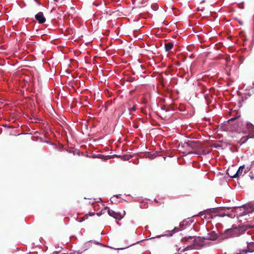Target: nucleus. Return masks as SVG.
<instances>
[{
  "mask_svg": "<svg viewBox=\"0 0 254 254\" xmlns=\"http://www.w3.org/2000/svg\"><path fill=\"white\" fill-rule=\"evenodd\" d=\"M228 208L225 207H220L218 208H214L213 210L207 209L204 212H201L200 213V215L202 216L203 214H210L211 213H215L217 215H219L222 216H225V213H221V211H225L226 209H228Z\"/></svg>",
  "mask_w": 254,
  "mask_h": 254,
  "instance_id": "f257e3e1",
  "label": "nucleus"
},
{
  "mask_svg": "<svg viewBox=\"0 0 254 254\" xmlns=\"http://www.w3.org/2000/svg\"><path fill=\"white\" fill-rule=\"evenodd\" d=\"M108 209V214L118 220H121L124 216L125 214V211H124V214H122L120 212H116L114 210L110 209L109 208H107Z\"/></svg>",
  "mask_w": 254,
  "mask_h": 254,
  "instance_id": "f03ea898",
  "label": "nucleus"
},
{
  "mask_svg": "<svg viewBox=\"0 0 254 254\" xmlns=\"http://www.w3.org/2000/svg\"><path fill=\"white\" fill-rule=\"evenodd\" d=\"M184 147L186 148L189 147L194 150L197 149L199 146L197 141L189 140L184 143Z\"/></svg>",
  "mask_w": 254,
  "mask_h": 254,
  "instance_id": "7ed1b4c3",
  "label": "nucleus"
},
{
  "mask_svg": "<svg viewBox=\"0 0 254 254\" xmlns=\"http://www.w3.org/2000/svg\"><path fill=\"white\" fill-rule=\"evenodd\" d=\"M36 19L38 21L40 24L43 23L46 21V18L44 17L42 12H39L35 16Z\"/></svg>",
  "mask_w": 254,
  "mask_h": 254,
  "instance_id": "20e7f679",
  "label": "nucleus"
},
{
  "mask_svg": "<svg viewBox=\"0 0 254 254\" xmlns=\"http://www.w3.org/2000/svg\"><path fill=\"white\" fill-rule=\"evenodd\" d=\"M245 168V166H241L239 167L238 170L236 172L235 175H236L237 178H238L241 176H243L246 174V171H244V169Z\"/></svg>",
  "mask_w": 254,
  "mask_h": 254,
  "instance_id": "39448f33",
  "label": "nucleus"
},
{
  "mask_svg": "<svg viewBox=\"0 0 254 254\" xmlns=\"http://www.w3.org/2000/svg\"><path fill=\"white\" fill-rule=\"evenodd\" d=\"M204 239L206 240H215L216 239V235L214 231H212L206 236Z\"/></svg>",
  "mask_w": 254,
  "mask_h": 254,
  "instance_id": "423d86ee",
  "label": "nucleus"
},
{
  "mask_svg": "<svg viewBox=\"0 0 254 254\" xmlns=\"http://www.w3.org/2000/svg\"><path fill=\"white\" fill-rule=\"evenodd\" d=\"M173 44L171 42H168L165 44V51L168 52L172 49L173 47Z\"/></svg>",
  "mask_w": 254,
  "mask_h": 254,
  "instance_id": "0eeeda50",
  "label": "nucleus"
},
{
  "mask_svg": "<svg viewBox=\"0 0 254 254\" xmlns=\"http://www.w3.org/2000/svg\"><path fill=\"white\" fill-rule=\"evenodd\" d=\"M250 137H249V135L242 137L238 141V143H239L240 145L245 143Z\"/></svg>",
  "mask_w": 254,
  "mask_h": 254,
  "instance_id": "6e6552de",
  "label": "nucleus"
},
{
  "mask_svg": "<svg viewBox=\"0 0 254 254\" xmlns=\"http://www.w3.org/2000/svg\"><path fill=\"white\" fill-rule=\"evenodd\" d=\"M236 172H233L232 170L230 169H228L227 174L231 178H237L236 175H235Z\"/></svg>",
  "mask_w": 254,
  "mask_h": 254,
  "instance_id": "1a4fd4ad",
  "label": "nucleus"
},
{
  "mask_svg": "<svg viewBox=\"0 0 254 254\" xmlns=\"http://www.w3.org/2000/svg\"><path fill=\"white\" fill-rule=\"evenodd\" d=\"M248 251L250 252H254V243H250L248 244Z\"/></svg>",
  "mask_w": 254,
  "mask_h": 254,
  "instance_id": "9d476101",
  "label": "nucleus"
},
{
  "mask_svg": "<svg viewBox=\"0 0 254 254\" xmlns=\"http://www.w3.org/2000/svg\"><path fill=\"white\" fill-rule=\"evenodd\" d=\"M238 229H231L227 230V232L230 233L231 235H233L238 231Z\"/></svg>",
  "mask_w": 254,
  "mask_h": 254,
  "instance_id": "9b49d317",
  "label": "nucleus"
},
{
  "mask_svg": "<svg viewBox=\"0 0 254 254\" xmlns=\"http://www.w3.org/2000/svg\"><path fill=\"white\" fill-rule=\"evenodd\" d=\"M178 231V229H177V228H174L172 231H171V233L169 234V236H172V235L173 234H175V233H176Z\"/></svg>",
  "mask_w": 254,
  "mask_h": 254,
  "instance_id": "f8f14e48",
  "label": "nucleus"
},
{
  "mask_svg": "<svg viewBox=\"0 0 254 254\" xmlns=\"http://www.w3.org/2000/svg\"><path fill=\"white\" fill-rule=\"evenodd\" d=\"M129 110H130V111H135V107L134 106L132 108H130V109Z\"/></svg>",
  "mask_w": 254,
  "mask_h": 254,
  "instance_id": "ddd939ff",
  "label": "nucleus"
},
{
  "mask_svg": "<svg viewBox=\"0 0 254 254\" xmlns=\"http://www.w3.org/2000/svg\"><path fill=\"white\" fill-rule=\"evenodd\" d=\"M235 119H236V118H232V119H231V121H233V120H234Z\"/></svg>",
  "mask_w": 254,
  "mask_h": 254,
  "instance_id": "4468645a",
  "label": "nucleus"
},
{
  "mask_svg": "<svg viewBox=\"0 0 254 254\" xmlns=\"http://www.w3.org/2000/svg\"><path fill=\"white\" fill-rule=\"evenodd\" d=\"M192 153V151H189V152H188V153H189H189Z\"/></svg>",
  "mask_w": 254,
  "mask_h": 254,
  "instance_id": "2eb2a0df",
  "label": "nucleus"
},
{
  "mask_svg": "<svg viewBox=\"0 0 254 254\" xmlns=\"http://www.w3.org/2000/svg\"><path fill=\"white\" fill-rule=\"evenodd\" d=\"M118 250H120V249L122 250V249H122V248H121V249L118 248Z\"/></svg>",
  "mask_w": 254,
  "mask_h": 254,
  "instance_id": "dca6fc26",
  "label": "nucleus"
}]
</instances>
